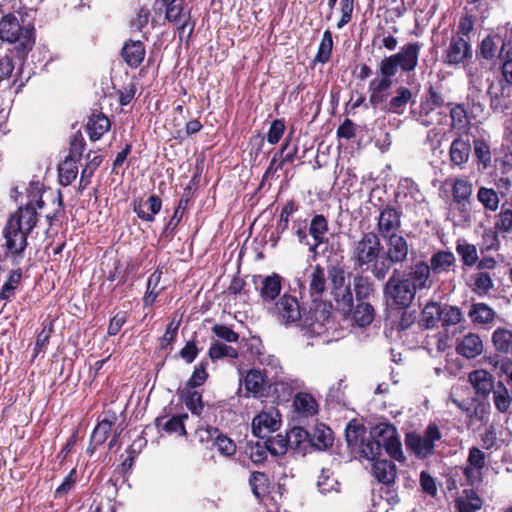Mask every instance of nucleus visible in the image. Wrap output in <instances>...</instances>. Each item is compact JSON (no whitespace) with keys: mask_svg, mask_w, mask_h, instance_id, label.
<instances>
[{"mask_svg":"<svg viewBox=\"0 0 512 512\" xmlns=\"http://www.w3.org/2000/svg\"><path fill=\"white\" fill-rule=\"evenodd\" d=\"M383 246L379 236L370 231L362 233L350 246V261L356 271L371 272L377 280H383L389 273V267L383 262Z\"/></svg>","mask_w":512,"mask_h":512,"instance_id":"f257e3e1","label":"nucleus"},{"mask_svg":"<svg viewBox=\"0 0 512 512\" xmlns=\"http://www.w3.org/2000/svg\"><path fill=\"white\" fill-rule=\"evenodd\" d=\"M43 201L41 199L27 203L24 207H20L13 213L5 227L4 238L7 253L13 257H22L27 247V236L31 233L38 221L37 208H42Z\"/></svg>","mask_w":512,"mask_h":512,"instance_id":"f03ea898","label":"nucleus"},{"mask_svg":"<svg viewBox=\"0 0 512 512\" xmlns=\"http://www.w3.org/2000/svg\"><path fill=\"white\" fill-rule=\"evenodd\" d=\"M20 13H8L0 20V39L15 44L20 58H24L35 43L34 28L20 24Z\"/></svg>","mask_w":512,"mask_h":512,"instance_id":"7ed1b4c3","label":"nucleus"},{"mask_svg":"<svg viewBox=\"0 0 512 512\" xmlns=\"http://www.w3.org/2000/svg\"><path fill=\"white\" fill-rule=\"evenodd\" d=\"M415 286L410 278L398 269H394L383 287V295L387 304L398 309H407L416 296Z\"/></svg>","mask_w":512,"mask_h":512,"instance_id":"20e7f679","label":"nucleus"},{"mask_svg":"<svg viewBox=\"0 0 512 512\" xmlns=\"http://www.w3.org/2000/svg\"><path fill=\"white\" fill-rule=\"evenodd\" d=\"M328 280L335 308L345 316L350 315L353 307V294L350 283L346 281L344 268L340 265H330Z\"/></svg>","mask_w":512,"mask_h":512,"instance_id":"39448f33","label":"nucleus"},{"mask_svg":"<svg viewBox=\"0 0 512 512\" xmlns=\"http://www.w3.org/2000/svg\"><path fill=\"white\" fill-rule=\"evenodd\" d=\"M441 439L442 433L438 425L431 422L420 433H407L405 436V445L407 450L411 451L417 458L425 459L435 453L436 444Z\"/></svg>","mask_w":512,"mask_h":512,"instance_id":"423d86ee","label":"nucleus"},{"mask_svg":"<svg viewBox=\"0 0 512 512\" xmlns=\"http://www.w3.org/2000/svg\"><path fill=\"white\" fill-rule=\"evenodd\" d=\"M422 44L420 42L407 43L401 49L388 57H384L381 62L389 68L394 75L398 70L403 73H411L418 66Z\"/></svg>","mask_w":512,"mask_h":512,"instance_id":"0eeeda50","label":"nucleus"},{"mask_svg":"<svg viewBox=\"0 0 512 512\" xmlns=\"http://www.w3.org/2000/svg\"><path fill=\"white\" fill-rule=\"evenodd\" d=\"M267 309L277 322L285 327L298 324L302 320V311L297 297L287 293L280 296Z\"/></svg>","mask_w":512,"mask_h":512,"instance_id":"6e6552de","label":"nucleus"},{"mask_svg":"<svg viewBox=\"0 0 512 512\" xmlns=\"http://www.w3.org/2000/svg\"><path fill=\"white\" fill-rule=\"evenodd\" d=\"M370 434L390 457L399 462L405 461L402 444L397 430L392 424L379 423L372 428Z\"/></svg>","mask_w":512,"mask_h":512,"instance_id":"1a4fd4ad","label":"nucleus"},{"mask_svg":"<svg viewBox=\"0 0 512 512\" xmlns=\"http://www.w3.org/2000/svg\"><path fill=\"white\" fill-rule=\"evenodd\" d=\"M160 5L159 9L165 7V18L168 22L177 26L180 40L182 34L188 28L190 35L194 29V23L191 22L190 12L184 11V0H157L155 5Z\"/></svg>","mask_w":512,"mask_h":512,"instance_id":"9d476101","label":"nucleus"},{"mask_svg":"<svg viewBox=\"0 0 512 512\" xmlns=\"http://www.w3.org/2000/svg\"><path fill=\"white\" fill-rule=\"evenodd\" d=\"M373 476L386 487L381 489V493H386L389 503L396 504L400 501L395 490L390 487L394 484L397 476V467L390 460H376L372 466Z\"/></svg>","mask_w":512,"mask_h":512,"instance_id":"9b49d317","label":"nucleus"},{"mask_svg":"<svg viewBox=\"0 0 512 512\" xmlns=\"http://www.w3.org/2000/svg\"><path fill=\"white\" fill-rule=\"evenodd\" d=\"M473 57L472 47L462 36L453 35L443 51V62L449 66L465 65Z\"/></svg>","mask_w":512,"mask_h":512,"instance_id":"f8f14e48","label":"nucleus"},{"mask_svg":"<svg viewBox=\"0 0 512 512\" xmlns=\"http://www.w3.org/2000/svg\"><path fill=\"white\" fill-rule=\"evenodd\" d=\"M486 467V455L478 447L469 449L468 457L462 467L466 482L471 487H478L483 481V470Z\"/></svg>","mask_w":512,"mask_h":512,"instance_id":"ddd939ff","label":"nucleus"},{"mask_svg":"<svg viewBox=\"0 0 512 512\" xmlns=\"http://www.w3.org/2000/svg\"><path fill=\"white\" fill-rule=\"evenodd\" d=\"M387 239V250H383V262H386L391 270L392 265L403 264L407 261L410 245L406 238L399 234H391Z\"/></svg>","mask_w":512,"mask_h":512,"instance_id":"4468645a","label":"nucleus"},{"mask_svg":"<svg viewBox=\"0 0 512 512\" xmlns=\"http://www.w3.org/2000/svg\"><path fill=\"white\" fill-rule=\"evenodd\" d=\"M280 425V413L275 407H269L253 418L252 431L255 436L264 439L268 434L277 431Z\"/></svg>","mask_w":512,"mask_h":512,"instance_id":"2eb2a0df","label":"nucleus"},{"mask_svg":"<svg viewBox=\"0 0 512 512\" xmlns=\"http://www.w3.org/2000/svg\"><path fill=\"white\" fill-rule=\"evenodd\" d=\"M330 313L325 308L310 310L302 320V329L307 337L322 336L327 331Z\"/></svg>","mask_w":512,"mask_h":512,"instance_id":"dca6fc26","label":"nucleus"},{"mask_svg":"<svg viewBox=\"0 0 512 512\" xmlns=\"http://www.w3.org/2000/svg\"><path fill=\"white\" fill-rule=\"evenodd\" d=\"M258 285L259 296L262 304L271 306L280 297L283 277L277 273L260 277Z\"/></svg>","mask_w":512,"mask_h":512,"instance_id":"f3484780","label":"nucleus"},{"mask_svg":"<svg viewBox=\"0 0 512 512\" xmlns=\"http://www.w3.org/2000/svg\"><path fill=\"white\" fill-rule=\"evenodd\" d=\"M197 434L201 441H212L225 456H232L236 452V445L233 440L223 435L218 428L207 426L197 430Z\"/></svg>","mask_w":512,"mask_h":512,"instance_id":"a211bd4d","label":"nucleus"},{"mask_svg":"<svg viewBox=\"0 0 512 512\" xmlns=\"http://www.w3.org/2000/svg\"><path fill=\"white\" fill-rule=\"evenodd\" d=\"M468 380L475 390V393L485 398L489 396L496 385L493 375L484 369H477L470 372Z\"/></svg>","mask_w":512,"mask_h":512,"instance_id":"6ab92c4d","label":"nucleus"},{"mask_svg":"<svg viewBox=\"0 0 512 512\" xmlns=\"http://www.w3.org/2000/svg\"><path fill=\"white\" fill-rule=\"evenodd\" d=\"M400 214L394 208H385L381 211L378 218V232L383 238L396 234V230L400 227Z\"/></svg>","mask_w":512,"mask_h":512,"instance_id":"aec40b11","label":"nucleus"},{"mask_svg":"<svg viewBox=\"0 0 512 512\" xmlns=\"http://www.w3.org/2000/svg\"><path fill=\"white\" fill-rule=\"evenodd\" d=\"M484 346L479 335L469 333L457 342L456 351L459 355L473 359L483 352Z\"/></svg>","mask_w":512,"mask_h":512,"instance_id":"412c9836","label":"nucleus"},{"mask_svg":"<svg viewBox=\"0 0 512 512\" xmlns=\"http://www.w3.org/2000/svg\"><path fill=\"white\" fill-rule=\"evenodd\" d=\"M471 143L463 137L455 138L449 148V158L453 165L463 168L469 161Z\"/></svg>","mask_w":512,"mask_h":512,"instance_id":"4be33fe9","label":"nucleus"},{"mask_svg":"<svg viewBox=\"0 0 512 512\" xmlns=\"http://www.w3.org/2000/svg\"><path fill=\"white\" fill-rule=\"evenodd\" d=\"M162 201L157 195H151L145 201H135L133 210L137 216L147 222H153L155 215L161 210Z\"/></svg>","mask_w":512,"mask_h":512,"instance_id":"5701e85b","label":"nucleus"},{"mask_svg":"<svg viewBox=\"0 0 512 512\" xmlns=\"http://www.w3.org/2000/svg\"><path fill=\"white\" fill-rule=\"evenodd\" d=\"M411 102H414L412 91L405 86H399L395 90V95L383 108L390 113L402 115Z\"/></svg>","mask_w":512,"mask_h":512,"instance_id":"b1692460","label":"nucleus"},{"mask_svg":"<svg viewBox=\"0 0 512 512\" xmlns=\"http://www.w3.org/2000/svg\"><path fill=\"white\" fill-rule=\"evenodd\" d=\"M121 55L124 61L132 68H137L141 65L145 57L144 44L137 40H129L125 42Z\"/></svg>","mask_w":512,"mask_h":512,"instance_id":"393cba45","label":"nucleus"},{"mask_svg":"<svg viewBox=\"0 0 512 512\" xmlns=\"http://www.w3.org/2000/svg\"><path fill=\"white\" fill-rule=\"evenodd\" d=\"M473 191L472 183L466 178H456L452 185L453 201L458 205L459 210L464 211L470 202Z\"/></svg>","mask_w":512,"mask_h":512,"instance_id":"a878e982","label":"nucleus"},{"mask_svg":"<svg viewBox=\"0 0 512 512\" xmlns=\"http://www.w3.org/2000/svg\"><path fill=\"white\" fill-rule=\"evenodd\" d=\"M110 126V120L102 112L92 113L86 125L90 140H99L110 129Z\"/></svg>","mask_w":512,"mask_h":512,"instance_id":"bb28decb","label":"nucleus"},{"mask_svg":"<svg viewBox=\"0 0 512 512\" xmlns=\"http://www.w3.org/2000/svg\"><path fill=\"white\" fill-rule=\"evenodd\" d=\"M493 403L500 413H509L512 407V387L498 381L492 390Z\"/></svg>","mask_w":512,"mask_h":512,"instance_id":"cd10ccee","label":"nucleus"},{"mask_svg":"<svg viewBox=\"0 0 512 512\" xmlns=\"http://www.w3.org/2000/svg\"><path fill=\"white\" fill-rule=\"evenodd\" d=\"M333 441L332 430L324 424H317L313 431L311 433L309 432V442L318 450L327 449L332 446Z\"/></svg>","mask_w":512,"mask_h":512,"instance_id":"c85d7f7f","label":"nucleus"},{"mask_svg":"<svg viewBox=\"0 0 512 512\" xmlns=\"http://www.w3.org/2000/svg\"><path fill=\"white\" fill-rule=\"evenodd\" d=\"M328 274L326 275L324 268L316 265L309 276V290L315 299H321L326 290V282Z\"/></svg>","mask_w":512,"mask_h":512,"instance_id":"c756f323","label":"nucleus"},{"mask_svg":"<svg viewBox=\"0 0 512 512\" xmlns=\"http://www.w3.org/2000/svg\"><path fill=\"white\" fill-rule=\"evenodd\" d=\"M179 396L185 403L187 409L193 415H201L204 409V403L202 401V395L200 392L190 387H183L179 391Z\"/></svg>","mask_w":512,"mask_h":512,"instance_id":"7c9ffc66","label":"nucleus"},{"mask_svg":"<svg viewBox=\"0 0 512 512\" xmlns=\"http://www.w3.org/2000/svg\"><path fill=\"white\" fill-rule=\"evenodd\" d=\"M431 269L429 265L423 261L416 263L408 274H405L407 278L411 279V282L415 286V290L429 287V277Z\"/></svg>","mask_w":512,"mask_h":512,"instance_id":"2f4dec72","label":"nucleus"},{"mask_svg":"<svg viewBox=\"0 0 512 512\" xmlns=\"http://www.w3.org/2000/svg\"><path fill=\"white\" fill-rule=\"evenodd\" d=\"M378 72L380 76L375 77L369 83L368 90H374L376 92H386L393 85L394 73L387 68L382 62L379 64Z\"/></svg>","mask_w":512,"mask_h":512,"instance_id":"473e14b6","label":"nucleus"},{"mask_svg":"<svg viewBox=\"0 0 512 512\" xmlns=\"http://www.w3.org/2000/svg\"><path fill=\"white\" fill-rule=\"evenodd\" d=\"M293 405L298 413L306 417L314 416L318 413V404L309 393L296 394Z\"/></svg>","mask_w":512,"mask_h":512,"instance_id":"72a5a7b5","label":"nucleus"},{"mask_svg":"<svg viewBox=\"0 0 512 512\" xmlns=\"http://www.w3.org/2000/svg\"><path fill=\"white\" fill-rule=\"evenodd\" d=\"M456 259L450 251H438L430 258L429 267L435 274H440L449 271L450 267L454 265Z\"/></svg>","mask_w":512,"mask_h":512,"instance_id":"f704fd0d","label":"nucleus"},{"mask_svg":"<svg viewBox=\"0 0 512 512\" xmlns=\"http://www.w3.org/2000/svg\"><path fill=\"white\" fill-rule=\"evenodd\" d=\"M445 117V113L442 109L434 108L429 104H425L421 102L418 121L425 127L439 125L442 123L443 118Z\"/></svg>","mask_w":512,"mask_h":512,"instance_id":"c9c22d12","label":"nucleus"},{"mask_svg":"<svg viewBox=\"0 0 512 512\" xmlns=\"http://www.w3.org/2000/svg\"><path fill=\"white\" fill-rule=\"evenodd\" d=\"M328 232V221L327 219L321 215H315L310 222L309 233L314 239L315 247L327 243L328 239L326 238V234Z\"/></svg>","mask_w":512,"mask_h":512,"instance_id":"e433bc0d","label":"nucleus"},{"mask_svg":"<svg viewBox=\"0 0 512 512\" xmlns=\"http://www.w3.org/2000/svg\"><path fill=\"white\" fill-rule=\"evenodd\" d=\"M493 346L502 354H512V331L499 327L492 333Z\"/></svg>","mask_w":512,"mask_h":512,"instance_id":"4c0bfd02","label":"nucleus"},{"mask_svg":"<svg viewBox=\"0 0 512 512\" xmlns=\"http://www.w3.org/2000/svg\"><path fill=\"white\" fill-rule=\"evenodd\" d=\"M350 314L352 315L353 321L359 327H366L372 323L375 311L371 304L359 301L355 309L352 308V312Z\"/></svg>","mask_w":512,"mask_h":512,"instance_id":"58836bf2","label":"nucleus"},{"mask_svg":"<svg viewBox=\"0 0 512 512\" xmlns=\"http://www.w3.org/2000/svg\"><path fill=\"white\" fill-rule=\"evenodd\" d=\"M264 384L265 376L260 370L251 369L244 377V387L246 391L254 396H261L263 394Z\"/></svg>","mask_w":512,"mask_h":512,"instance_id":"ea45409f","label":"nucleus"},{"mask_svg":"<svg viewBox=\"0 0 512 512\" xmlns=\"http://www.w3.org/2000/svg\"><path fill=\"white\" fill-rule=\"evenodd\" d=\"M77 161L78 159L73 156H67L59 165L58 172L61 185L68 186L76 179L78 174Z\"/></svg>","mask_w":512,"mask_h":512,"instance_id":"a19ab883","label":"nucleus"},{"mask_svg":"<svg viewBox=\"0 0 512 512\" xmlns=\"http://www.w3.org/2000/svg\"><path fill=\"white\" fill-rule=\"evenodd\" d=\"M465 496L456 500L458 512H477L482 508L483 502L474 490H464Z\"/></svg>","mask_w":512,"mask_h":512,"instance_id":"79ce46f5","label":"nucleus"},{"mask_svg":"<svg viewBox=\"0 0 512 512\" xmlns=\"http://www.w3.org/2000/svg\"><path fill=\"white\" fill-rule=\"evenodd\" d=\"M442 314V307L439 303H427L421 313L422 326H424L426 329L436 326V324L441 320Z\"/></svg>","mask_w":512,"mask_h":512,"instance_id":"37998d69","label":"nucleus"},{"mask_svg":"<svg viewBox=\"0 0 512 512\" xmlns=\"http://www.w3.org/2000/svg\"><path fill=\"white\" fill-rule=\"evenodd\" d=\"M162 277L160 270H155L149 277L147 282V291L143 297V302L146 306H151L156 301V298L163 290V287H159Z\"/></svg>","mask_w":512,"mask_h":512,"instance_id":"c03bdc74","label":"nucleus"},{"mask_svg":"<svg viewBox=\"0 0 512 512\" xmlns=\"http://www.w3.org/2000/svg\"><path fill=\"white\" fill-rule=\"evenodd\" d=\"M353 286L358 301H363L374 292L373 281L362 273L354 276Z\"/></svg>","mask_w":512,"mask_h":512,"instance_id":"a18cd8bd","label":"nucleus"},{"mask_svg":"<svg viewBox=\"0 0 512 512\" xmlns=\"http://www.w3.org/2000/svg\"><path fill=\"white\" fill-rule=\"evenodd\" d=\"M262 349L263 346L260 341H258L256 346H251V351L256 355L258 362L261 365L270 368L271 371L277 375L282 370L279 360L274 355L268 354Z\"/></svg>","mask_w":512,"mask_h":512,"instance_id":"49530a36","label":"nucleus"},{"mask_svg":"<svg viewBox=\"0 0 512 512\" xmlns=\"http://www.w3.org/2000/svg\"><path fill=\"white\" fill-rule=\"evenodd\" d=\"M474 154L479 164L483 169H487L492 163V153L490 145L483 138H477L473 141Z\"/></svg>","mask_w":512,"mask_h":512,"instance_id":"de8ad7c7","label":"nucleus"},{"mask_svg":"<svg viewBox=\"0 0 512 512\" xmlns=\"http://www.w3.org/2000/svg\"><path fill=\"white\" fill-rule=\"evenodd\" d=\"M469 316L473 322L488 324L493 321L495 312L485 303H475L471 306Z\"/></svg>","mask_w":512,"mask_h":512,"instance_id":"09e8293b","label":"nucleus"},{"mask_svg":"<svg viewBox=\"0 0 512 512\" xmlns=\"http://www.w3.org/2000/svg\"><path fill=\"white\" fill-rule=\"evenodd\" d=\"M115 420V415H113L111 419L104 418L103 420H101L97 424L91 435V442L94 443L95 445L103 444L107 440L109 434L111 433L112 426Z\"/></svg>","mask_w":512,"mask_h":512,"instance_id":"8fccbe9b","label":"nucleus"},{"mask_svg":"<svg viewBox=\"0 0 512 512\" xmlns=\"http://www.w3.org/2000/svg\"><path fill=\"white\" fill-rule=\"evenodd\" d=\"M306 441H309V432L302 427H293L286 434V442H288L289 448L292 450H304L303 445Z\"/></svg>","mask_w":512,"mask_h":512,"instance_id":"3c124183","label":"nucleus"},{"mask_svg":"<svg viewBox=\"0 0 512 512\" xmlns=\"http://www.w3.org/2000/svg\"><path fill=\"white\" fill-rule=\"evenodd\" d=\"M477 199L488 211L495 212L499 207L500 200L494 189L480 187L477 192Z\"/></svg>","mask_w":512,"mask_h":512,"instance_id":"603ef678","label":"nucleus"},{"mask_svg":"<svg viewBox=\"0 0 512 512\" xmlns=\"http://www.w3.org/2000/svg\"><path fill=\"white\" fill-rule=\"evenodd\" d=\"M249 484L253 494L260 499L268 493L269 479L263 472L255 471L250 475Z\"/></svg>","mask_w":512,"mask_h":512,"instance_id":"864d4df0","label":"nucleus"},{"mask_svg":"<svg viewBox=\"0 0 512 512\" xmlns=\"http://www.w3.org/2000/svg\"><path fill=\"white\" fill-rule=\"evenodd\" d=\"M208 354L212 360H218L225 357L236 359L238 357V351L235 348L220 341H214L211 343Z\"/></svg>","mask_w":512,"mask_h":512,"instance_id":"5fc2aeb1","label":"nucleus"},{"mask_svg":"<svg viewBox=\"0 0 512 512\" xmlns=\"http://www.w3.org/2000/svg\"><path fill=\"white\" fill-rule=\"evenodd\" d=\"M498 59L501 62V80L500 84L512 86V51L498 52Z\"/></svg>","mask_w":512,"mask_h":512,"instance_id":"6e6d98bb","label":"nucleus"},{"mask_svg":"<svg viewBox=\"0 0 512 512\" xmlns=\"http://www.w3.org/2000/svg\"><path fill=\"white\" fill-rule=\"evenodd\" d=\"M333 48V39L332 34L329 30H326L323 34L322 40L320 42L318 52L315 56L314 61L318 63L325 64L329 61Z\"/></svg>","mask_w":512,"mask_h":512,"instance_id":"4d7b16f0","label":"nucleus"},{"mask_svg":"<svg viewBox=\"0 0 512 512\" xmlns=\"http://www.w3.org/2000/svg\"><path fill=\"white\" fill-rule=\"evenodd\" d=\"M87 158L89 159V161L81 172V178L79 183V189L81 191L84 190L90 183L91 177L93 176L95 170L99 167V165L102 162V157L100 155H94L91 158L90 154H88Z\"/></svg>","mask_w":512,"mask_h":512,"instance_id":"13d9d810","label":"nucleus"},{"mask_svg":"<svg viewBox=\"0 0 512 512\" xmlns=\"http://www.w3.org/2000/svg\"><path fill=\"white\" fill-rule=\"evenodd\" d=\"M22 278L21 269H16L11 272L8 280L4 283L0 290V299L9 300L15 294V290L18 287Z\"/></svg>","mask_w":512,"mask_h":512,"instance_id":"bf43d9fd","label":"nucleus"},{"mask_svg":"<svg viewBox=\"0 0 512 512\" xmlns=\"http://www.w3.org/2000/svg\"><path fill=\"white\" fill-rule=\"evenodd\" d=\"M456 251L461 257L464 265L473 266L478 262L479 257L475 245L469 243H458Z\"/></svg>","mask_w":512,"mask_h":512,"instance_id":"052dcab7","label":"nucleus"},{"mask_svg":"<svg viewBox=\"0 0 512 512\" xmlns=\"http://www.w3.org/2000/svg\"><path fill=\"white\" fill-rule=\"evenodd\" d=\"M506 85L501 84V92L493 93L491 87L488 90V95L490 97V108L495 113H502L509 107L508 96L506 97L505 92Z\"/></svg>","mask_w":512,"mask_h":512,"instance_id":"680f3d73","label":"nucleus"},{"mask_svg":"<svg viewBox=\"0 0 512 512\" xmlns=\"http://www.w3.org/2000/svg\"><path fill=\"white\" fill-rule=\"evenodd\" d=\"M382 447L374 439L362 440L359 445L360 455L368 460L376 461V458L380 456Z\"/></svg>","mask_w":512,"mask_h":512,"instance_id":"e2e57ef3","label":"nucleus"},{"mask_svg":"<svg viewBox=\"0 0 512 512\" xmlns=\"http://www.w3.org/2000/svg\"><path fill=\"white\" fill-rule=\"evenodd\" d=\"M443 314L441 315L442 325L444 327L454 326L460 323L463 319L461 310L456 306L446 305L442 308Z\"/></svg>","mask_w":512,"mask_h":512,"instance_id":"0e129e2a","label":"nucleus"},{"mask_svg":"<svg viewBox=\"0 0 512 512\" xmlns=\"http://www.w3.org/2000/svg\"><path fill=\"white\" fill-rule=\"evenodd\" d=\"M496 36H486L480 43L479 50L480 55L483 59L489 61L492 60L496 56V52L498 50V43L496 41Z\"/></svg>","mask_w":512,"mask_h":512,"instance_id":"69168bd1","label":"nucleus"},{"mask_svg":"<svg viewBox=\"0 0 512 512\" xmlns=\"http://www.w3.org/2000/svg\"><path fill=\"white\" fill-rule=\"evenodd\" d=\"M495 228L503 233L512 231V209L502 205L500 213L497 215Z\"/></svg>","mask_w":512,"mask_h":512,"instance_id":"338daca9","label":"nucleus"},{"mask_svg":"<svg viewBox=\"0 0 512 512\" xmlns=\"http://www.w3.org/2000/svg\"><path fill=\"white\" fill-rule=\"evenodd\" d=\"M268 451L275 456L283 455L286 453L289 448L288 442H286V436H282L280 434L275 437H270L266 439Z\"/></svg>","mask_w":512,"mask_h":512,"instance_id":"774afa93","label":"nucleus"}]
</instances>
